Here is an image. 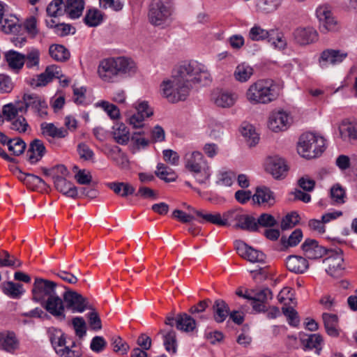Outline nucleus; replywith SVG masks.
<instances>
[{
    "mask_svg": "<svg viewBox=\"0 0 357 357\" xmlns=\"http://www.w3.org/2000/svg\"><path fill=\"white\" fill-rule=\"evenodd\" d=\"M209 77L204 66L197 61L184 63L174 70L170 79L162 82V96L172 103L184 100L189 95L192 84H207Z\"/></svg>",
    "mask_w": 357,
    "mask_h": 357,
    "instance_id": "1",
    "label": "nucleus"
},
{
    "mask_svg": "<svg viewBox=\"0 0 357 357\" xmlns=\"http://www.w3.org/2000/svg\"><path fill=\"white\" fill-rule=\"evenodd\" d=\"M280 96V87L272 79H259L248 87L245 97L252 105L268 104Z\"/></svg>",
    "mask_w": 357,
    "mask_h": 357,
    "instance_id": "2",
    "label": "nucleus"
},
{
    "mask_svg": "<svg viewBox=\"0 0 357 357\" xmlns=\"http://www.w3.org/2000/svg\"><path fill=\"white\" fill-rule=\"evenodd\" d=\"M135 64L129 59L125 57L109 58L100 61L98 73L105 82H113L114 78L135 72Z\"/></svg>",
    "mask_w": 357,
    "mask_h": 357,
    "instance_id": "3",
    "label": "nucleus"
},
{
    "mask_svg": "<svg viewBox=\"0 0 357 357\" xmlns=\"http://www.w3.org/2000/svg\"><path fill=\"white\" fill-rule=\"evenodd\" d=\"M324 139L312 132L303 134L298 141V152L303 158H314L324 151Z\"/></svg>",
    "mask_w": 357,
    "mask_h": 357,
    "instance_id": "4",
    "label": "nucleus"
},
{
    "mask_svg": "<svg viewBox=\"0 0 357 357\" xmlns=\"http://www.w3.org/2000/svg\"><path fill=\"white\" fill-rule=\"evenodd\" d=\"M65 291L62 294L66 309L73 313H82L88 309H92L89 299L69 287H63Z\"/></svg>",
    "mask_w": 357,
    "mask_h": 357,
    "instance_id": "5",
    "label": "nucleus"
},
{
    "mask_svg": "<svg viewBox=\"0 0 357 357\" xmlns=\"http://www.w3.org/2000/svg\"><path fill=\"white\" fill-rule=\"evenodd\" d=\"M226 226H229L231 222L236 221V229H241L248 231H255L257 225L255 223V218L242 213L241 208H233L224 213Z\"/></svg>",
    "mask_w": 357,
    "mask_h": 357,
    "instance_id": "6",
    "label": "nucleus"
},
{
    "mask_svg": "<svg viewBox=\"0 0 357 357\" xmlns=\"http://www.w3.org/2000/svg\"><path fill=\"white\" fill-rule=\"evenodd\" d=\"M56 286L57 283L53 281L36 278L31 290L32 300L41 305L47 298L56 294Z\"/></svg>",
    "mask_w": 357,
    "mask_h": 357,
    "instance_id": "7",
    "label": "nucleus"
},
{
    "mask_svg": "<svg viewBox=\"0 0 357 357\" xmlns=\"http://www.w3.org/2000/svg\"><path fill=\"white\" fill-rule=\"evenodd\" d=\"M328 252L330 255L324 260L327 265L326 273L333 278L342 277L345 270L342 250L336 248Z\"/></svg>",
    "mask_w": 357,
    "mask_h": 357,
    "instance_id": "8",
    "label": "nucleus"
},
{
    "mask_svg": "<svg viewBox=\"0 0 357 357\" xmlns=\"http://www.w3.org/2000/svg\"><path fill=\"white\" fill-rule=\"evenodd\" d=\"M171 12L167 1L153 0L149 12V22L155 25L162 24L170 16Z\"/></svg>",
    "mask_w": 357,
    "mask_h": 357,
    "instance_id": "9",
    "label": "nucleus"
},
{
    "mask_svg": "<svg viewBox=\"0 0 357 357\" xmlns=\"http://www.w3.org/2000/svg\"><path fill=\"white\" fill-rule=\"evenodd\" d=\"M319 21V31L323 33L339 31L340 26L326 6H319L316 10Z\"/></svg>",
    "mask_w": 357,
    "mask_h": 357,
    "instance_id": "10",
    "label": "nucleus"
},
{
    "mask_svg": "<svg viewBox=\"0 0 357 357\" xmlns=\"http://www.w3.org/2000/svg\"><path fill=\"white\" fill-rule=\"evenodd\" d=\"M41 306L52 317L59 321H64L66 318L65 311L66 306L63 298L56 294L49 297L43 301Z\"/></svg>",
    "mask_w": 357,
    "mask_h": 357,
    "instance_id": "11",
    "label": "nucleus"
},
{
    "mask_svg": "<svg viewBox=\"0 0 357 357\" xmlns=\"http://www.w3.org/2000/svg\"><path fill=\"white\" fill-rule=\"evenodd\" d=\"M235 247L237 253L243 259L250 262H264L265 260V255L242 241H236Z\"/></svg>",
    "mask_w": 357,
    "mask_h": 357,
    "instance_id": "12",
    "label": "nucleus"
},
{
    "mask_svg": "<svg viewBox=\"0 0 357 357\" xmlns=\"http://www.w3.org/2000/svg\"><path fill=\"white\" fill-rule=\"evenodd\" d=\"M22 100L24 103H26V107H31L41 118H45L47 116V105L44 99L36 93H24Z\"/></svg>",
    "mask_w": 357,
    "mask_h": 357,
    "instance_id": "13",
    "label": "nucleus"
},
{
    "mask_svg": "<svg viewBox=\"0 0 357 357\" xmlns=\"http://www.w3.org/2000/svg\"><path fill=\"white\" fill-rule=\"evenodd\" d=\"M266 169L276 179L284 177L288 170L284 159L278 156L269 157L267 159Z\"/></svg>",
    "mask_w": 357,
    "mask_h": 357,
    "instance_id": "14",
    "label": "nucleus"
},
{
    "mask_svg": "<svg viewBox=\"0 0 357 357\" xmlns=\"http://www.w3.org/2000/svg\"><path fill=\"white\" fill-rule=\"evenodd\" d=\"M208 166L204 155L199 151L187 153L185 156V167L191 173L200 172Z\"/></svg>",
    "mask_w": 357,
    "mask_h": 357,
    "instance_id": "15",
    "label": "nucleus"
},
{
    "mask_svg": "<svg viewBox=\"0 0 357 357\" xmlns=\"http://www.w3.org/2000/svg\"><path fill=\"white\" fill-rule=\"evenodd\" d=\"M53 181L55 188L64 195L75 199L78 196L77 187L65 177L53 175Z\"/></svg>",
    "mask_w": 357,
    "mask_h": 357,
    "instance_id": "16",
    "label": "nucleus"
},
{
    "mask_svg": "<svg viewBox=\"0 0 357 357\" xmlns=\"http://www.w3.org/2000/svg\"><path fill=\"white\" fill-rule=\"evenodd\" d=\"M305 257L310 259H317L327 253V250L318 244L316 240L307 238L301 245Z\"/></svg>",
    "mask_w": 357,
    "mask_h": 357,
    "instance_id": "17",
    "label": "nucleus"
},
{
    "mask_svg": "<svg viewBox=\"0 0 357 357\" xmlns=\"http://www.w3.org/2000/svg\"><path fill=\"white\" fill-rule=\"evenodd\" d=\"M347 56V53L328 49L322 52L319 63L321 68H326L328 64L335 65L341 63Z\"/></svg>",
    "mask_w": 357,
    "mask_h": 357,
    "instance_id": "18",
    "label": "nucleus"
},
{
    "mask_svg": "<svg viewBox=\"0 0 357 357\" xmlns=\"http://www.w3.org/2000/svg\"><path fill=\"white\" fill-rule=\"evenodd\" d=\"M289 116L284 111L273 112L269 116L268 128L273 132L285 130L289 123Z\"/></svg>",
    "mask_w": 357,
    "mask_h": 357,
    "instance_id": "19",
    "label": "nucleus"
},
{
    "mask_svg": "<svg viewBox=\"0 0 357 357\" xmlns=\"http://www.w3.org/2000/svg\"><path fill=\"white\" fill-rule=\"evenodd\" d=\"M45 153L46 149L43 142L40 139H35L29 144L26 156L31 164H36L42 159Z\"/></svg>",
    "mask_w": 357,
    "mask_h": 357,
    "instance_id": "20",
    "label": "nucleus"
},
{
    "mask_svg": "<svg viewBox=\"0 0 357 357\" xmlns=\"http://www.w3.org/2000/svg\"><path fill=\"white\" fill-rule=\"evenodd\" d=\"M338 129L343 141L351 142L357 140V121L344 119L340 124Z\"/></svg>",
    "mask_w": 357,
    "mask_h": 357,
    "instance_id": "21",
    "label": "nucleus"
},
{
    "mask_svg": "<svg viewBox=\"0 0 357 357\" xmlns=\"http://www.w3.org/2000/svg\"><path fill=\"white\" fill-rule=\"evenodd\" d=\"M317 32L312 27L298 28L294 32L296 42L301 45H307L317 39Z\"/></svg>",
    "mask_w": 357,
    "mask_h": 357,
    "instance_id": "22",
    "label": "nucleus"
},
{
    "mask_svg": "<svg viewBox=\"0 0 357 357\" xmlns=\"http://www.w3.org/2000/svg\"><path fill=\"white\" fill-rule=\"evenodd\" d=\"M286 266L289 271L301 274L308 268L309 264L303 257L290 255L286 259Z\"/></svg>",
    "mask_w": 357,
    "mask_h": 357,
    "instance_id": "23",
    "label": "nucleus"
},
{
    "mask_svg": "<svg viewBox=\"0 0 357 357\" xmlns=\"http://www.w3.org/2000/svg\"><path fill=\"white\" fill-rule=\"evenodd\" d=\"M197 319L190 314L179 313L176 315V327L186 333L192 332L197 326Z\"/></svg>",
    "mask_w": 357,
    "mask_h": 357,
    "instance_id": "24",
    "label": "nucleus"
},
{
    "mask_svg": "<svg viewBox=\"0 0 357 357\" xmlns=\"http://www.w3.org/2000/svg\"><path fill=\"white\" fill-rule=\"evenodd\" d=\"M322 319L326 333L333 337H338L340 335L338 317L335 314L324 312L322 314Z\"/></svg>",
    "mask_w": 357,
    "mask_h": 357,
    "instance_id": "25",
    "label": "nucleus"
},
{
    "mask_svg": "<svg viewBox=\"0 0 357 357\" xmlns=\"http://www.w3.org/2000/svg\"><path fill=\"white\" fill-rule=\"evenodd\" d=\"M112 135L114 141L121 145H126L130 140V131L123 123H116L112 126Z\"/></svg>",
    "mask_w": 357,
    "mask_h": 357,
    "instance_id": "26",
    "label": "nucleus"
},
{
    "mask_svg": "<svg viewBox=\"0 0 357 357\" xmlns=\"http://www.w3.org/2000/svg\"><path fill=\"white\" fill-rule=\"evenodd\" d=\"M197 217L200 218L199 222H210L218 226H226V222L224 218V213L221 215L219 213H211L206 211L193 209Z\"/></svg>",
    "mask_w": 357,
    "mask_h": 357,
    "instance_id": "27",
    "label": "nucleus"
},
{
    "mask_svg": "<svg viewBox=\"0 0 357 357\" xmlns=\"http://www.w3.org/2000/svg\"><path fill=\"white\" fill-rule=\"evenodd\" d=\"M212 310L213 319L217 323H222L229 314V307L222 299L215 301Z\"/></svg>",
    "mask_w": 357,
    "mask_h": 357,
    "instance_id": "28",
    "label": "nucleus"
},
{
    "mask_svg": "<svg viewBox=\"0 0 357 357\" xmlns=\"http://www.w3.org/2000/svg\"><path fill=\"white\" fill-rule=\"evenodd\" d=\"M210 303H211V301L209 298L200 301L196 305H192L189 308L188 312L198 321L207 320L209 318L210 314H205V312L208 307Z\"/></svg>",
    "mask_w": 357,
    "mask_h": 357,
    "instance_id": "29",
    "label": "nucleus"
},
{
    "mask_svg": "<svg viewBox=\"0 0 357 357\" xmlns=\"http://www.w3.org/2000/svg\"><path fill=\"white\" fill-rule=\"evenodd\" d=\"M42 135L45 137L52 138H64L68 135V132L64 128H57L52 123L43 122L40 124Z\"/></svg>",
    "mask_w": 357,
    "mask_h": 357,
    "instance_id": "30",
    "label": "nucleus"
},
{
    "mask_svg": "<svg viewBox=\"0 0 357 357\" xmlns=\"http://www.w3.org/2000/svg\"><path fill=\"white\" fill-rule=\"evenodd\" d=\"M252 200L254 203L258 204L267 203L269 205H273L275 202L273 192L265 186L256 188V192L252 196Z\"/></svg>",
    "mask_w": 357,
    "mask_h": 357,
    "instance_id": "31",
    "label": "nucleus"
},
{
    "mask_svg": "<svg viewBox=\"0 0 357 357\" xmlns=\"http://www.w3.org/2000/svg\"><path fill=\"white\" fill-rule=\"evenodd\" d=\"M0 348L8 352H14L18 348V341L14 333H0Z\"/></svg>",
    "mask_w": 357,
    "mask_h": 357,
    "instance_id": "32",
    "label": "nucleus"
},
{
    "mask_svg": "<svg viewBox=\"0 0 357 357\" xmlns=\"http://www.w3.org/2000/svg\"><path fill=\"white\" fill-rule=\"evenodd\" d=\"M84 8V0H67L66 3H64V12L72 19L79 18Z\"/></svg>",
    "mask_w": 357,
    "mask_h": 357,
    "instance_id": "33",
    "label": "nucleus"
},
{
    "mask_svg": "<svg viewBox=\"0 0 357 357\" xmlns=\"http://www.w3.org/2000/svg\"><path fill=\"white\" fill-rule=\"evenodd\" d=\"M8 66L13 70H20L24 65V54L15 50H9L4 54Z\"/></svg>",
    "mask_w": 357,
    "mask_h": 357,
    "instance_id": "34",
    "label": "nucleus"
},
{
    "mask_svg": "<svg viewBox=\"0 0 357 357\" xmlns=\"http://www.w3.org/2000/svg\"><path fill=\"white\" fill-rule=\"evenodd\" d=\"M301 341L305 349H315L317 354H320L321 350V344L323 342L322 336L319 333L306 335L301 337Z\"/></svg>",
    "mask_w": 357,
    "mask_h": 357,
    "instance_id": "35",
    "label": "nucleus"
},
{
    "mask_svg": "<svg viewBox=\"0 0 357 357\" xmlns=\"http://www.w3.org/2000/svg\"><path fill=\"white\" fill-rule=\"evenodd\" d=\"M49 54L55 61L65 62L70 59V53L63 45L53 44L50 46Z\"/></svg>",
    "mask_w": 357,
    "mask_h": 357,
    "instance_id": "36",
    "label": "nucleus"
},
{
    "mask_svg": "<svg viewBox=\"0 0 357 357\" xmlns=\"http://www.w3.org/2000/svg\"><path fill=\"white\" fill-rule=\"evenodd\" d=\"M3 294L13 298H18L24 293L23 285L20 283L8 281L1 284Z\"/></svg>",
    "mask_w": 357,
    "mask_h": 357,
    "instance_id": "37",
    "label": "nucleus"
},
{
    "mask_svg": "<svg viewBox=\"0 0 357 357\" xmlns=\"http://www.w3.org/2000/svg\"><path fill=\"white\" fill-rule=\"evenodd\" d=\"M160 333L163 336L165 349L167 351H172L173 354H175L177 349V340L175 331L173 328L163 329L160 331Z\"/></svg>",
    "mask_w": 357,
    "mask_h": 357,
    "instance_id": "38",
    "label": "nucleus"
},
{
    "mask_svg": "<svg viewBox=\"0 0 357 357\" xmlns=\"http://www.w3.org/2000/svg\"><path fill=\"white\" fill-rule=\"evenodd\" d=\"M5 145L8 146L9 151L13 152V155L16 156L22 155L26 147L25 142L20 137L11 139L8 137Z\"/></svg>",
    "mask_w": 357,
    "mask_h": 357,
    "instance_id": "39",
    "label": "nucleus"
},
{
    "mask_svg": "<svg viewBox=\"0 0 357 357\" xmlns=\"http://www.w3.org/2000/svg\"><path fill=\"white\" fill-rule=\"evenodd\" d=\"M253 73L254 70L250 66L242 63L236 66L234 76L236 80L240 82H245L251 77Z\"/></svg>",
    "mask_w": 357,
    "mask_h": 357,
    "instance_id": "40",
    "label": "nucleus"
},
{
    "mask_svg": "<svg viewBox=\"0 0 357 357\" xmlns=\"http://www.w3.org/2000/svg\"><path fill=\"white\" fill-rule=\"evenodd\" d=\"M274 33L273 30L267 31L261 26L255 25L249 31V38L253 41H259L268 39V42L271 41V36Z\"/></svg>",
    "mask_w": 357,
    "mask_h": 357,
    "instance_id": "41",
    "label": "nucleus"
},
{
    "mask_svg": "<svg viewBox=\"0 0 357 357\" xmlns=\"http://www.w3.org/2000/svg\"><path fill=\"white\" fill-rule=\"evenodd\" d=\"M241 132L245 138L249 146H254L259 142V135L256 132L252 125L243 124L241 128Z\"/></svg>",
    "mask_w": 357,
    "mask_h": 357,
    "instance_id": "42",
    "label": "nucleus"
},
{
    "mask_svg": "<svg viewBox=\"0 0 357 357\" xmlns=\"http://www.w3.org/2000/svg\"><path fill=\"white\" fill-rule=\"evenodd\" d=\"M282 0H257V11L269 13L275 10L281 4Z\"/></svg>",
    "mask_w": 357,
    "mask_h": 357,
    "instance_id": "43",
    "label": "nucleus"
},
{
    "mask_svg": "<svg viewBox=\"0 0 357 357\" xmlns=\"http://www.w3.org/2000/svg\"><path fill=\"white\" fill-rule=\"evenodd\" d=\"M22 182L29 188L33 190L38 188L40 184L45 188L50 187L43 178L33 174H26V176L22 179Z\"/></svg>",
    "mask_w": 357,
    "mask_h": 357,
    "instance_id": "44",
    "label": "nucleus"
},
{
    "mask_svg": "<svg viewBox=\"0 0 357 357\" xmlns=\"http://www.w3.org/2000/svg\"><path fill=\"white\" fill-rule=\"evenodd\" d=\"M303 238V232L301 229H296L289 236H282L280 238L281 243L284 247H294L297 245Z\"/></svg>",
    "mask_w": 357,
    "mask_h": 357,
    "instance_id": "45",
    "label": "nucleus"
},
{
    "mask_svg": "<svg viewBox=\"0 0 357 357\" xmlns=\"http://www.w3.org/2000/svg\"><path fill=\"white\" fill-rule=\"evenodd\" d=\"M236 100V96L227 92L220 93L215 99V103L220 107H230Z\"/></svg>",
    "mask_w": 357,
    "mask_h": 357,
    "instance_id": "46",
    "label": "nucleus"
},
{
    "mask_svg": "<svg viewBox=\"0 0 357 357\" xmlns=\"http://www.w3.org/2000/svg\"><path fill=\"white\" fill-rule=\"evenodd\" d=\"M300 220L299 214L296 211H292L282 219L280 227L282 230L291 229L299 223Z\"/></svg>",
    "mask_w": 357,
    "mask_h": 357,
    "instance_id": "47",
    "label": "nucleus"
},
{
    "mask_svg": "<svg viewBox=\"0 0 357 357\" xmlns=\"http://www.w3.org/2000/svg\"><path fill=\"white\" fill-rule=\"evenodd\" d=\"M47 13L50 17H58L63 15L64 12V2L63 0H53L47 7Z\"/></svg>",
    "mask_w": 357,
    "mask_h": 357,
    "instance_id": "48",
    "label": "nucleus"
},
{
    "mask_svg": "<svg viewBox=\"0 0 357 357\" xmlns=\"http://www.w3.org/2000/svg\"><path fill=\"white\" fill-rule=\"evenodd\" d=\"M157 171H155V175L161 180L165 181L167 183H169L176 180V174L174 172L168 171L169 169L164 164L159 163L157 166Z\"/></svg>",
    "mask_w": 357,
    "mask_h": 357,
    "instance_id": "49",
    "label": "nucleus"
},
{
    "mask_svg": "<svg viewBox=\"0 0 357 357\" xmlns=\"http://www.w3.org/2000/svg\"><path fill=\"white\" fill-rule=\"evenodd\" d=\"M255 223L257 225L255 231H257L259 227H273L275 226L278 222L272 215L268 213H262L257 220L255 218Z\"/></svg>",
    "mask_w": 357,
    "mask_h": 357,
    "instance_id": "50",
    "label": "nucleus"
},
{
    "mask_svg": "<svg viewBox=\"0 0 357 357\" xmlns=\"http://www.w3.org/2000/svg\"><path fill=\"white\" fill-rule=\"evenodd\" d=\"M330 196L333 201L337 204H342L345 202L344 198L346 192L344 189L339 183H336L332 186L330 190Z\"/></svg>",
    "mask_w": 357,
    "mask_h": 357,
    "instance_id": "51",
    "label": "nucleus"
},
{
    "mask_svg": "<svg viewBox=\"0 0 357 357\" xmlns=\"http://www.w3.org/2000/svg\"><path fill=\"white\" fill-rule=\"evenodd\" d=\"M250 291L252 294V301L265 303L268 300H271L273 298V293L268 287L263 288L260 290L252 289Z\"/></svg>",
    "mask_w": 357,
    "mask_h": 357,
    "instance_id": "52",
    "label": "nucleus"
},
{
    "mask_svg": "<svg viewBox=\"0 0 357 357\" xmlns=\"http://www.w3.org/2000/svg\"><path fill=\"white\" fill-rule=\"evenodd\" d=\"M102 20V15L98 10H89L84 19L85 24L91 27L99 25Z\"/></svg>",
    "mask_w": 357,
    "mask_h": 357,
    "instance_id": "53",
    "label": "nucleus"
},
{
    "mask_svg": "<svg viewBox=\"0 0 357 357\" xmlns=\"http://www.w3.org/2000/svg\"><path fill=\"white\" fill-rule=\"evenodd\" d=\"M72 325L75 330V335L80 339L84 337L86 333V323L83 317H75L72 319Z\"/></svg>",
    "mask_w": 357,
    "mask_h": 357,
    "instance_id": "54",
    "label": "nucleus"
},
{
    "mask_svg": "<svg viewBox=\"0 0 357 357\" xmlns=\"http://www.w3.org/2000/svg\"><path fill=\"white\" fill-rule=\"evenodd\" d=\"M40 51L33 48L26 54H24V63L28 68L38 66L40 61Z\"/></svg>",
    "mask_w": 357,
    "mask_h": 357,
    "instance_id": "55",
    "label": "nucleus"
},
{
    "mask_svg": "<svg viewBox=\"0 0 357 357\" xmlns=\"http://www.w3.org/2000/svg\"><path fill=\"white\" fill-rule=\"evenodd\" d=\"M113 350L115 352H119L121 355H125L130 349V347L126 342L123 340L120 336H113L111 338Z\"/></svg>",
    "mask_w": 357,
    "mask_h": 357,
    "instance_id": "56",
    "label": "nucleus"
},
{
    "mask_svg": "<svg viewBox=\"0 0 357 357\" xmlns=\"http://www.w3.org/2000/svg\"><path fill=\"white\" fill-rule=\"evenodd\" d=\"M10 128L19 133H24L29 128V125L23 116H18L12 121Z\"/></svg>",
    "mask_w": 357,
    "mask_h": 357,
    "instance_id": "57",
    "label": "nucleus"
},
{
    "mask_svg": "<svg viewBox=\"0 0 357 357\" xmlns=\"http://www.w3.org/2000/svg\"><path fill=\"white\" fill-rule=\"evenodd\" d=\"M91 311L87 314L89 324L92 330L99 331L102 328V322L98 313L92 306Z\"/></svg>",
    "mask_w": 357,
    "mask_h": 357,
    "instance_id": "58",
    "label": "nucleus"
},
{
    "mask_svg": "<svg viewBox=\"0 0 357 357\" xmlns=\"http://www.w3.org/2000/svg\"><path fill=\"white\" fill-rule=\"evenodd\" d=\"M76 347L75 342L73 341L70 346L56 350V353L61 357H81L82 353L79 349H72Z\"/></svg>",
    "mask_w": 357,
    "mask_h": 357,
    "instance_id": "59",
    "label": "nucleus"
},
{
    "mask_svg": "<svg viewBox=\"0 0 357 357\" xmlns=\"http://www.w3.org/2000/svg\"><path fill=\"white\" fill-rule=\"evenodd\" d=\"M282 312L287 317L289 324L296 326L299 324V317L298 312L292 307H282Z\"/></svg>",
    "mask_w": 357,
    "mask_h": 357,
    "instance_id": "60",
    "label": "nucleus"
},
{
    "mask_svg": "<svg viewBox=\"0 0 357 357\" xmlns=\"http://www.w3.org/2000/svg\"><path fill=\"white\" fill-rule=\"evenodd\" d=\"M75 179L80 185H88L92 181V176L86 169H79L75 174Z\"/></svg>",
    "mask_w": 357,
    "mask_h": 357,
    "instance_id": "61",
    "label": "nucleus"
},
{
    "mask_svg": "<svg viewBox=\"0 0 357 357\" xmlns=\"http://www.w3.org/2000/svg\"><path fill=\"white\" fill-rule=\"evenodd\" d=\"M101 106L112 119H119L120 116L119 109L114 105L110 104L107 101H102Z\"/></svg>",
    "mask_w": 357,
    "mask_h": 357,
    "instance_id": "62",
    "label": "nucleus"
},
{
    "mask_svg": "<svg viewBox=\"0 0 357 357\" xmlns=\"http://www.w3.org/2000/svg\"><path fill=\"white\" fill-rule=\"evenodd\" d=\"M77 151L80 158L84 160H91L93 158V151L86 144H79L77 146Z\"/></svg>",
    "mask_w": 357,
    "mask_h": 357,
    "instance_id": "63",
    "label": "nucleus"
},
{
    "mask_svg": "<svg viewBox=\"0 0 357 357\" xmlns=\"http://www.w3.org/2000/svg\"><path fill=\"white\" fill-rule=\"evenodd\" d=\"M107 342L102 337L96 336L91 342L90 348L92 351L99 353L105 348Z\"/></svg>",
    "mask_w": 357,
    "mask_h": 357,
    "instance_id": "64",
    "label": "nucleus"
}]
</instances>
